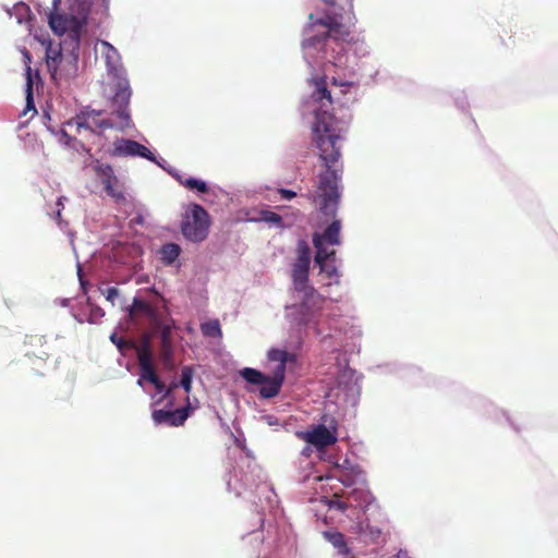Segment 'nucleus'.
<instances>
[{"label":"nucleus","instance_id":"1a4fd4ad","mask_svg":"<svg viewBox=\"0 0 558 558\" xmlns=\"http://www.w3.org/2000/svg\"><path fill=\"white\" fill-rule=\"evenodd\" d=\"M113 157H142L156 161L155 155L143 144L126 138H118L113 142L111 150Z\"/></svg>","mask_w":558,"mask_h":558},{"label":"nucleus","instance_id":"c756f323","mask_svg":"<svg viewBox=\"0 0 558 558\" xmlns=\"http://www.w3.org/2000/svg\"><path fill=\"white\" fill-rule=\"evenodd\" d=\"M319 270H320V272H324L328 278L338 276L337 267L335 265H330L328 263L320 265Z\"/></svg>","mask_w":558,"mask_h":558},{"label":"nucleus","instance_id":"f8f14e48","mask_svg":"<svg viewBox=\"0 0 558 558\" xmlns=\"http://www.w3.org/2000/svg\"><path fill=\"white\" fill-rule=\"evenodd\" d=\"M308 269L310 264L303 262H295L292 270L293 286L296 292L305 291L311 289L308 287Z\"/></svg>","mask_w":558,"mask_h":558},{"label":"nucleus","instance_id":"20e7f679","mask_svg":"<svg viewBox=\"0 0 558 558\" xmlns=\"http://www.w3.org/2000/svg\"><path fill=\"white\" fill-rule=\"evenodd\" d=\"M269 362H276L271 375H266L255 368L245 367L240 372L243 379L252 385H259V396L263 399H270L279 395L286 378V368L289 361H294V354L286 350L271 349L268 351Z\"/></svg>","mask_w":558,"mask_h":558},{"label":"nucleus","instance_id":"9b49d317","mask_svg":"<svg viewBox=\"0 0 558 558\" xmlns=\"http://www.w3.org/2000/svg\"><path fill=\"white\" fill-rule=\"evenodd\" d=\"M191 408L185 407L177 410H154L151 417L157 425L181 426L187 420Z\"/></svg>","mask_w":558,"mask_h":558},{"label":"nucleus","instance_id":"2eb2a0df","mask_svg":"<svg viewBox=\"0 0 558 558\" xmlns=\"http://www.w3.org/2000/svg\"><path fill=\"white\" fill-rule=\"evenodd\" d=\"M93 172L96 177L101 181L102 185L108 184L111 181H114L117 177L113 173V169L110 165L104 163L100 160L96 159L89 165Z\"/></svg>","mask_w":558,"mask_h":558},{"label":"nucleus","instance_id":"dca6fc26","mask_svg":"<svg viewBox=\"0 0 558 558\" xmlns=\"http://www.w3.org/2000/svg\"><path fill=\"white\" fill-rule=\"evenodd\" d=\"M340 229L341 223L339 220L332 221L323 233H320L322 236V243H327L330 245H338L340 244Z\"/></svg>","mask_w":558,"mask_h":558},{"label":"nucleus","instance_id":"aec40b11","mask_svg":"<svg viewBox=\"0 0 558 558\" xmlns=\"http://www.w3.org/2000/svg\"><path fill=\"white\" fill-rule=\"evenodd\" d=\"M109 186L110 187H108V184L104 185L107 194L110 197H112L118 205H126V197H125L123 189L119 185L118 179H116L114 181H111L109 183Z\"/></svg>","mask_w":558,"mask_h":558},{"label":"nucleus","instance_id":"a211bd4d","mask_svg":"<svg viewBox=\"0 0 558 558\" xmlns=\"http://www.w3.org/2000/svg\"><path fill=\"white\" fill-rule=\"evenodd\" d=\"M324 537L332 544L335 548H337L338 553L341 555L349 554V547L347 545L344 535L338 531H326L324 532Z\"/></svg>","mask_w":558,"mask_h":558},{"label":"nucleus","instance_id":"39448f33","mask_svg":"<svg viewBox=\"0 0 558 558\" xmlns=\"http://www.w3.org/2000/svg\"><path fill=\"white\" fill-rule=\"evenodd\" d=\"M303 439L317 449L335 445L338 440V421L333 416L323 415L318 425L303 434Z\"/></svg>","mask_w":558,"mask_h":558},{"label":"nucleus","instance_id":"7c9ffc66","mask_svg":"<svg viewBox=\"0 0 558 558\" xmlns=\"http://www.w3.org/2000/svg\"><path fill=\"white\" fill-rule=\"evenodd\" d=\"M263 217L262 220L272 223L281 222V217L276 211H260Z\"/></svg>","mask_w":558,"mask_h":558},{"label":"nucleus","instance_id":"4468645a","mask_svg":"<svg viewBox=\"0 0 558 558\" xmlns=\"http://www.w3.org/2000/svg\"><path fill=\"white\" fill-rule=\"evenodd\" d=\"M313 244L316 248V254H315L314 260L318 266L327 263V260H329V259L335 260L336 251L335 250L328 251L327 248H325L323 246L324 243H322L320 233L315 232L313 234Z\"/></svg>","mask_w":558,"mask_h":558},{"label":"nucleus","instance_id":"c03bdc74","mask_svg":"<svg viewBox=\"0 0 558 558\" xmlns=\"http://www.w3.org/2000/svg\"><path fill=\"white\" fill-rule=\"evenodd\" d=\"M402 554H403V550H399V553L395 556V558H401Z\"/></svg>","mask_w":558,"mask_h":558},{"label":"nucleus","instance_id":"6ab92c4d","mask_svg":"<svg viewBox=\"0 0 558 558\" xmlns=\"http://www.w3.org/2000/svg\"><path fill=\"white\" fill-rule=\"evenodd\" d=\"M49 26L54 34L62 35L69 29L70 21L63 15L51 13L49 15Z\"/></svg>","mask_w":558,"mask_h":558},{"label":"nucleus","instance_id":"f257e3e1","mask_svg":"<svg viewBox=\"0 0 558 558\" xmlns=\"http://www.w3.org/2000/svg\"><path fill=\"white\" fill-rule=\"evenodd\" d=\"M312 98L320 107L315 111L313 124V143L325 170L319 174L316 198L319 209H335L339 205L342 175L341 141L345 128L327 110L332 105L331 94L327 88L326 78L315 82Z\"/></svg>","mask_w":558,"mask_h":558},{"label":"nucleus","instance_id":"bb28decb","mask_svg":"<svg viewBox=\"0 0 558 558\" xmlns=\"http://www.w3.org/2000/svg\"><path fill=\"white\" fill-rule=\"evenodd\" d=\"M32 354L36 356V360L33 362L38 367L36 369V373L39 376H43L44 373L39 368H43V366L45 365V361L49 356V353H48V351H40L39 354H36L35 352H32Z\"/></svg>","mask_w":558,"mask_h":558},{"label":"nucleus","instance_id":"f3484780","mask_svg":"<svg viewBox=\"0 0 558 558\" xmlns=\"http://www.w3.org/2000/svg\"><path fill=\"white\" fill-rule=\"evenodd\" d=\"M133 307L136 311L142 312L147 317H149L151 325L154 326L157 322L163 319L162 314L154 308L149 303L135 299L133 302Z\"/></svg>","mask_w":558,"mask_h":558},{"label":"nucleus","instance_id":"473e14b6","mask_svg":"<svg viewBox=\"0 0 558 558\" xmlns=\"http://www.w3.org/2000/svg\"><path fill=\"white\" fill-rule=\"evenodd\" d=\"M60 60H61V53L60 52L56 53L54 57L48 56V60H47L48 68L50 70L53 69L56 71Z\"/></svg>","mask_w":558,"mask_h":558},{"label":"nucleus","instance_id":"72a5a7b5","mask_svg":"<svg viewBox=\"0 0 558 558\" xmlns=\"http://www.w3.org/2000/svg\"><path fill=\"white\" fill-rule=\"evenodd\" d=\"M105 294L106 299L113 304L116 298L119 295V290L116 287H110L106 290Z\"/></svg>","mask_w":558,"mask_h":558},{"label":"nucleus","instance_id":"37998d69","mask_svg":"<svg viewBox=\"0 0 558 558\" xmlns=\"http://www.w3.org/2000/svg\"><path fill=\"white\" fill-rule=\"evenodd\" d=\"M323 1L329 5H335L337 0H323Z\"/></svg>","mask_w":558,"mask_h":558},{"label":"nucleus","instance_id":"2f4dec72","mask_svg":"<svg viewBox=\"0 0 558 558\" xmlns=\"http://www.w3.org/2000/svg\"><path fill=\"white\" fill-rule=\"evenodd\" d=\"M60 142L64 143L66 146H73V143H77V141L68 134L65 130H61L60 132Z\"/></svg>","mask_w":558,"mask_h":558},{"label":"nucleus","instance_id":"9d476101","mask_svg":"<svg viewBox=\"0 0 558 558\" xmlns=\"http://www.w3.org/2000/svg\"><path fill=\"white\" fill-rule=\"evenodd\" d=\"M160 333V355L165 364L169 365L173 359L172 328L173 320L163 318L153 326Z\"/></svg>","mask_w":558,"mask_h":558},{"label":"nucleus","instance_id":"7ed1b4c3","mask_svg":"<svg viewBox=\"0 0 558 558\" xmlns=\"http://www.w3.org/2000/svg\"><path fill=\"white\" fill-rule=\"evenodd\" d=\"M310 24L306 27L307 37L302 41V49L310 64L317 63L328 57L327 47L331 40L349 43L351 32L337 14H326L324 17L308 15Z\"/></svg>","mask_w":558,"mask_h":558},{"label":"nucleus","instance_id":"79ce46f5","mask_svg":"<svg viewBox=\"0 0 558 558\" xmlns=\"http://www.w3.org/2000/svg\"><path fill=\"white\" fill-rule=\"evenodd\" d=\"M192 209L198 210V209H204V208H203V206H201L198 204H193Z\"/></svg>","mask_w":558,"mask_h":558},{"label":"nucleus","instance_id":"a19ab883","mask_svg":"<svg viewBox=\"0 0 558 558\" xmlns=\"http://www.w3.org/2000/svg\"><path fill=\"white\" fill-rule=\"evenodd\" d=\"M177 386V384H171L170 387L166 390L163 398H166L171 392V390L174 389Z\"/></svg>","mask_w":558,"mask_h":558},{"label":"nucleus","instance_id":"4c0bfd02","mask_svg":"<svg viewBox=\"0 0 558 558\" xmlns=\"http://www.w3.org/2000/svg\"><path fill=\"white\" fill-rule=\"evenodd\" d=\"M80 28H81V26L76 25V27L72 31L76 47H78Z\"/></svg>","mask_w":558,"mask_h":558},{"label":"nucleus","instance_id":"0eeeda50","mask_svg":"<svg viewBox=\"0 0 558 558\" xmlns=\"http://www.w3.org/2000/svg\"><path fill=\"white\" fill-rule=\"evenodd\" d=\"M301 292L303 293V299L299 306H294L296 311L295 320L300 326L314 325L316 327L315 318L323 310L325 298L317 293L314 288Z\"/></svg>","mask_w":558,"mask_h":558},{"label":"nucleus","instance_id":"ddd939ff","mask_svg":"<svg viewBox=\"0 0 558 558\" xmlns=\"http://www.w3.org/2000/svg\"><path fill=\"white\" fill-rule=\"evenodd\" d=\"M182 248L179 244L169 242L161 245L158 251L159 259L165 266H171L179 258Z\"/></svg>","mask_w":558,"mask_h":558},{"label":"nucleus","instance_id":"f704fd0d","mask_svg":"<svg viewBox=\"0 0 558 558\" xmlns=\"http://www.w3.org/2000/svg\"><path fill=\"white\" fill-rule=\"evenodd\" d=\"M331 84L335 86H339V87H351L354 85V83L352 81L341 80L338 77H332Z\"/></svg>","mask_w":558,"mask_h":558},{"label":"nucleus","instance_id":"6e6552de","mask_svg":"<svg viewBox=\"0 0 558 558\" xmlns=\"http://www.w3.org/2000/svg\"><path fill=\"white\" fill-rule=\"evenodd\" d=\"M136 355L140 366V378L137 379V385L143 386L144 380H147L151 385L156 384L159 377L153 365V355L148 339H145L143 343L136 348Z\"/></svg>","mask_w":558,"mask_h":558},{"label":"nucleus","instance_id":"423d86ee","mask_svg":"<svg viewBox=\"0 0 558 558\" xmlns=\"http://www.w3.org/2000/svg\"><path fill=\"white\" fill-rule=\"evenodd\" d=\"M210 225L208 211H185L181 221V232L187 241L201 243L207 238Z\"/></svg>","mask_w":558,"mask_h":558},{"label":"nucleus","instance_id":"b1692460","mask_svg":"<svg viewBox=\"0 0 558 558\" xmlns=\"http://www.w3.org/2000/svg\"><path fill=\"white\" fill-rule=\"evenodd\" d=\"M298 262L311 264V250L305 240H300L298 243Z\"/></svg>","mask_w":558,"mask_h":558},{"label":"nucleus","instance_id":"5701e85b","mask_svg":"<svg viewBox=\"0 0 558 558\" xmlns=\"http://www.w3.org/2000/svg\"><path fill=\"white\" fill-rule=\"evenodd\" d=\"M104 47L107 49L105 52L106 62L109 69H114L119 61V53L117 49L111 46L109 43H102Z\"/></svg>","mask_w":558,"mask_h":558},{"label":"nucleus","instance_id":"4be33fe9","mask_svg":"<svg viewBox=\"0 0 558 558\" xmlns=\"http://www.w3.org/2000/svg\"><path fill=\"white\" fill-rule=\"evenodd\" d=\"M182 185L190 190H197L198 192L206 194V195H213L215 194V190L207 186L206 182L203 180L189 178L184 181H181Z\"/></svg>","mask_w":558,"mask_h":558},{"label":"nucleus","instance_id":"c9c22d12","mask_svg":"<svg viewBox=\"0 0 558 558\" xmlns=\"http://www.w3.org/2000/svg\"><path fill=\"white\" fill-rule=\"evenodd\" d=\"M218 194L223 195V192L221 190H219L218 192L215 191V194H213V195L204 194L203 201L208 203V204H210V205H214L215 204V198L218 197Z\"/></svg>","mask_w":558,"mask_h":558},{"label":"nucleus","instance_id":"393cba45","mask_svg":"<svg viewBox=\"0 0 558 558\" xmlns=\"http://www.w3.org/2000/svg\"><path fill=\"white\" fill-rule=\"evenodd\" d=\"M192 378H193V369L190 366H184L181 369V381L180 385L185 390V392H190L192 389Z\"/></svg>","mask_w":558,"mask_h":558},{"label":"nucleus","instance_id":"58836bf2","mask_svg":"<svg viewBox=\"0 0 558 558\" xmlns=\"http://www.w3.org/2000/svg\"><path fill=\"white\" fill-rule=\"evenodd\" d=\"M153 385L159 392H162L166 389V385L160 380V378H158L157 383Z\"/></svg>","mask_w":558,"mask_h":558},{"label":"nucleus","instance_id":"49530a36","mask_svg":"<svg viewBox=\"0 0 558 558\" xmlns=\"http://www.w3.org/2000/svg\"><path fill=\"white\" fill-rule=\"evenodd\" d=\"M57 216L60 217L61 216V211L60 210H57Z\"/></svg>","mask_w":558,"mask_h":558},{"label":"nucleus","instance_id":"ea45409f","mask_svg":"<svg viewBox=\"0 0 558 558\" xmlns=\"http://www.w3.org/2000/svg\"><path fill=\"white\" fill-rule=\"evenodd\" d=\"M336 507H337L338 509L342 510V511H344V510L348 508L347 504H345V502H342V501L337 502V504H336Z\"/></svg>","mask_w":558,"mask_h":558},{"label":"nucleus","instance_id":"a878e982","mask_svg":"<svg viewBox=\"0 0 558 558\" xmlns=\"http://www.w3.org/2000/svg\"><path fill=\"white\" fill-rule=\"evenodd\" d=\"M26 101H27V109H32L34 112L36 111L34 100H33V80L31 74V68L27 66V80H26Z\"/></svg>","mask_w":558,"mask_h":558},{"label":"nucleus","instance_id":"a18cd8bd","mask_svg":"<svg viewBox=\"0 0 558 558\" xmlns=\"http://www.w3.org/2000/svg\"><path fill=\"white\" fill-rule=\"evenodd\" d=\"M401 558H408L407 551H403V554L401 555Z\"/></svg>","mask_w":558,"mask_h":558},{"label":"nucleus","instance_id":"cd10ccee","mask_svg":"<svg viewBox=\"0 0 558 558\" xmlns=\"http://www.w3.org/2000/svg\"><path fill=\"white\" fill-rule=\"evenodd\" d=\"M110 340L118 347L119 350L130 349L134 347V344L128 340L118 337L117 333H112L110 336Z\"/></svg>","mask_w":558,"mask_h":558},{"label":"nucleus","instance_id":"412c9836","mask_svg":"<svg viewBox=\"0 0 558 558\" xmlns=\"http://www.w3.org/2000/svg\"><path fill=\"white\" fill-rule=\"evenodd\" d=\"M202 333L209 338H221L222 330L218 319H211L201 324Z\"/></svg>","mask_w":558,"mask_h":558},{"label":"nucleus","instance_id":"e433bc0d","mask_svg":"<svg viewBox=\"0 0 558 558\" xmlns=\"http://www.w3.org/2000/svg\"><path fill=\"white\" fill-rule=\"evenodd\" d=\"M28 343L32 344V345L39 344V345L43 347L44 343H45V340H44V337H41V336H31L28 338Z\"/></svg>","mask_w":558,"mask_h":558},{"label":"nucleus","instance_id":"c85d7f7f","mask_svg":"<svg viewBox=\"0 0 558 558\" xmlns=\"http://www.w3.org/2000/svg\"><path fill=\"white\" fill-rule=\"evenodd\" d=\"M296 196V192L292 191V190H288V189H279L277 192H276V196L275 198L277 199H280V201H290L292 199L293 197Z\"/></svg>","mask_w":558,"mask_h":558},{"label":"nucleus","instance_id":"de8ad7c7","mask_svg":"<svg viewBox=\"0 0 558 558\" xmlns=\"http://www.w3.org/2000/svg\"><path fill=\"white\" fill-rule=\"evenodd\" d=\"M281 208H282L281 206L274 207V209H281Z\"/></svg>","mask_w":558,"mask_h":558},{"label":"nucleus","instance_id":"f03ea898","mask_svg":"<svg viewBox=\"0 0 558 558\" xmlns=\"http://www.w3.org/2000/svg\"><path fill=\"white\" fill-rule=\"evenodd\" d=\"M132 90L130 83L125 78L117 82L114 95L111 99V113L110 118H100L102 111H86L78 114L76 118L69 120L65 124L70 128H75L76 133L81 130H96L118 129L124 131L133 125L131 113L129 110L130 98Z\"/></svg>","mask_w":558,"mask_h":558}]
</instances>
